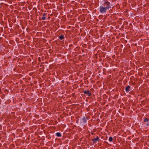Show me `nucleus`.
Returning <instances> with one entry per match:
<instances>
[{
    "label": "nucleus",
    "mask_w": 149,
    "mask_h": 149,
    "mask_svg": "<svg viewBox=\"0 0 149 149\" xmlns=\"http://www.w3.org/2000/svg\"><path fill=\"white\" fill-rule=\"evenodd\" d=\"M103 6H105L107 9H111L110 10L111 11L112 9H111L113 7H114L113 4L109 2L107 0H105L103 4Z\"/></svg>",
    "instance_id": "nucleus-1"
},
{
    "label": "nucleus",
    "mask_w": 149,
    "mask_h": 149,
    "mask_svg": "<svg viewBox=\"0 0 149 149\" xmlns=\"http://www.w3.org/2000/svg\"><path fill=\"white\" fill-rule=\"evenodd\" d=\"M107 10L108 9L104 6L100 7V11L101 13H103L106 12Z\"/></svg>",
    "instance_id": "nucleus-2"
},
{
    "label": "nucleus",
    "mask_w": 149,
    "mask_h": 149,
    "mask_svg": "<svg viewBox=\"0 0 149 149\" xmlns=\"http://www.w3.org/2000/svg\"><path fill=\"white\" fill-rule=\"evenodd\" d=\"M83 92L84 94L87 95L88 96H90L92 95L91 93L88 90L84 91Z\"/></svg>",
    "instance_id": "nucleus-3"
},
{
    "label": "nucleus",
    "mask_w": 149,
    "mask_h": 149,
    "mask_svg": "<svg viewBox=\"0 0 149 149\" xmlns=\"http://www.w3.org/2000/svg\"><path fill=\"white\" fill-rule=\"evenodd\" d=\"M143 121L144 122L146 123V124L147 125H149V118H144Z\"/></svg>",
    "instance_id": "nucleus-4"
},
{
    "label": "nucleus",
    "mask_w": 149,
    "mask_h": 149,
    "mask_svg": "<svg viewBox=\"0 0 149 149\" xmlns=\"http://www.w3.org/2000/svg\"><path fill=\"white\" fill-rule=\"evenodd\" d=\"M100 140L98 136H97L95 139H92V141L93 143H96V141H99Z\"/></svg>",
    "instance_id": "nucleus-5"
},
{
    "label": "nucleus",
    "mask_w": 149,
    "mask_h": 149,
    "mask_svg": "<svg viewBox=\"0 0 149 149\" xmlns=\"http://www.w3.org/2000/svg\"><path fill=\"white\" fill-rule=\"evenodd\" d=\"M130 86H127L125 87V91L126 92H129L130 90Z\"/></svg>",
    "instance_id": "nucleus-6"
},
{
    "label": "nucleus",
    "mask_w": 149,
    "mask_h": 149,
    "mask_svg": "<svg viewBox=\"0 0 149 149\" xmlns=\"http://www.w3.org/2000/svg\"><path fill=\"white\" fill-rule=\"evenodd\" d=\"M47 15V13H44L43 15V17L42 18V20H44L46 19L45 16Z\"/></svg>",
    "instance_id": "nucleus-7"
},
{
    "label": "nucleus",
    "mask_w": 149,
    "mask_h": 149,
    "mask_svg": "<svg viewBox=\"0 0 149 149\" xmlns=\"http://www.w3.org/2000/svg\"><path fill=\"white\" fill-rule=\"evenodd\" d=\"M88 119V117L86 116V117H84L83 118V121L84 123H85L87 121V119Z\"/></svg>",
    "instance_id": "nucleus-8"
},
{
    "label": "nucleus",
    "mask_w": 149,
    "mask_h": 149,
    "mask_svg": "<svg viewBox=\"0 0 149 149\" xmlns=\"http://www.w3.org/2000/svg\"><path fill=\"white\" fill-rule=\"evenodd\" d=\"M59 39L60 40H63L64 39V37L63 35H61L60 36L58 37Z\"/></svg>",
    "instance_id": "nucleus-9"
},
{
    "label": "nucleus",
    "mask_w": 149,
    "mask_h": 149,
    "mask_svg": "<svg viewBox=\"0 0 149 149\" xmlns=\"http://www.w3.org/2000/svg\"><path fill=\"white\" fill-rule=\"evenodd\" d=\"M56 135L57 136L60 137L61 136V135L60 132H57L56 133Z\"/></svg>",
    "instance_id": "nucleus-10"
},
{
    "label": "nucleus",
    "mask_w": 149,
    "mask_h": 149,
    "mask_svg": "<svg viewBox=\"0 0 149 149\" xmlns=\"http://www.w3.org/2000/svg\"><path fill=\"white\" fill-rule=\"evenodd\" d=\"M113 138L112 137H110L109 138V141L110 142H111L113 140Z\"/></svg>",
    "instance_id": "nucleus-11"
},
{
    "label": "nucleus",
    "mask_w": 149,
    "mask_h": 149,
    "mask_svg": "<svg viewBox=\"0 0 149 149\" xmlns=\"http://www.w3.org/2000/svg\"><path fill=\"white\" fill-rule=\"evenodd\" d=\"M72 97H75V94L74 93H73L72 94Z\"/></svg>",
    "instance_id": "nucleus-12"
},
{
    "label": "nucleus",
    "mask_w": 149,
    "mask_h": 149,
    "mask_svg": "<svg viewBox=\"0 0 149 149\" xmlns=\"http://www.w3.org/2000/svg\"><path fill=\"white\" fill-rule=\"evenodd\" d=\"M91 134H92V135H93V133L92 132V133H91Z\"/></svg>",
    "instance_id": "nucleus-13"
}]
</instances>
